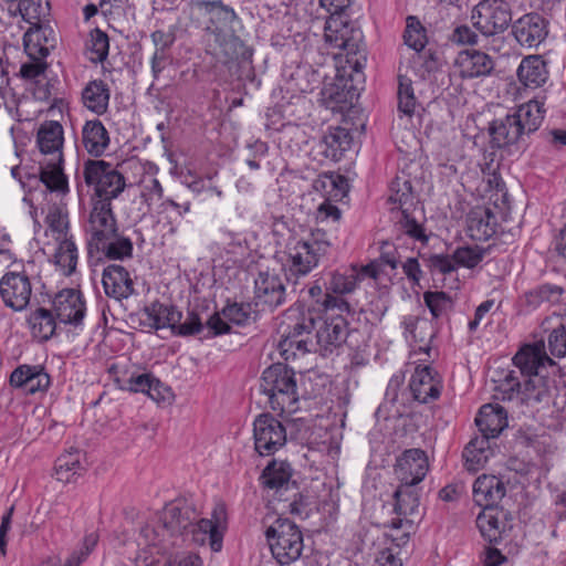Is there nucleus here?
I'll list each match as a JSON object with an SVG mask.
<instances>
[{
	"mask_svg": "<svg viewBox=\"0 0 566 566\" xmlns=\"http://www.w3.org/2000/svg\"><path fill=\"white\" fill-rule=\"evenodd\" d=\"M198 516L191 501L175 500L165 506L160 522L146 523L140 528L137 544L142 548L156 549L158 554L165 555L169 549L181 547L186 543L188 530Z\"/></svg>",
	"mask_w": 566,
	"mask_h": 566,
	"instance_id": "f257e3e1",
	"label": "nucleus"
},
{
	"mask_svg": "<svg viewBox=\"0 0 566 566\" xmlns=\"http://www.w3.org/2000/svg\"><path fill=\"white\" fill-rule=\"evenodd\" d=\"M184 13L193 27L211 32L214 42L229 60L238 56L244 49L242 40L232 29L238 15L234 9L224 4L222 0H189Z\"/></svg>",
	"mask_w": 566,
	"mask_h": 566,
	"instance_id": "f03ea898",
	"label": "nucleus"
},
{
	"mask_svg": "<svg viewBox=\"0 0 566 566\" xmlns=\"http://www.w3.org/2000/svg\"><path fill=\"white\" fill-rule=\"evenodd\" d=\"M329 247L327 233L322 229H315L304 238H290L284 250L283 268L292 276H305L319 264Z\"/></svg>",
	"mask_w": 566,
	"mask_h": 566,
	"instance_id": "7ed1b4c3",
	"label": "nucleus"
},
{
	"mask_svg": "<svg viewBox=\"0 0 566 566\" xmlns=\"http://www.w3.org/2000/svg\"><path fill=\"white\" fill-rule=\"evenodd\" d=\"M324 38L333 48L346 52V61L343 66V76H348L352 83L364 80L363 70L366 64V54L361 49V34L359 31L349 30L347 22L340 17H331L325 24ZM350 84L348 88H353Z\"/></svg>",
	"mask_w": 566,
	"mask_h": 566,
	"instance_id": "20e7f679",
	"label": "nucleus"
},
{
	"mask_svg": "<svg viewBox=\"0 0 566 566\" xmlns=\"http://www.w3.org/2000/svg\"><path fill=\"white\" fill-rule=\"evenodd\" d=\"M378 274L379 271L376 263H369L359 268L352 265L344 271L335 270L331 272L326 283V294L322 302L324 311L340 312L346 313V315L354 314L350 304L340 295L354 293L363 280L366 277L377 279Z\"/></svg>",
	"mask_w": 566,
	"mask_h": 566,
	"instance_id": "39448f33",
	"label": "nucleus"
},
{
	"mask_svg": "<svg viewBox=\"0 0 566 566\" xmlns=\"http://www.w3.org/2000/svg\"><path fill=\"white\" fill-rule=\"evenodd\" d=\"M260 387L274 411L292 415L298 410L295 373L287 366L274 364L264 369Z\"/></svg>",
	"mask_w": 566,
	"mask_h": 566,
	"instance_id": "423d86ee",
	"label": "nucleus"
},
{
	"mask_svg": "<svg viewBox=\"0 0 566 566\" xmlns=\"http://www.w3.org/2000/svg\"><path fill=\"white\" fill-rule=\"evenodd\" d=\"M315 326L314 318L304 314L289 312L277 328L280 340L277 349L281 356L289 360L298 354L304 355L315 350L311 332Z\"/></svg>",
	"mask_w": 566,
	"mask_h": 566,
	"instance_id": "0eeeda50",
	"label": "nucleus"
},
{
	"mask_svg": "<svg viewBox=\"0 0 566 566\" xmlns=\"http://www.w3.org/2000/svg\"><path fill=\"white\" fill-rule=\"evenodd\" d=\"M265 536L273 557L281 565H290L301 557L304 548L303 533L289 518H276L266 528Z\"/></svg>",
	"mask_w": 566,
	"mask_h": 566,
	"instance_id": "6e6552de",
	"label": "nucleus"
},
{
	"mask_svg": "<svg viewBox=\"0 0 566 566\" xmlns=\"http://www.w3.org/2000/svg\"><path fill=\"white\" fill-rule=\"evenodd\" d=\"M83 178L92 189V199L112 201L125 189L124 176L111 164L102 159H88L83 165Z\"/></svg>",
	"mask_w": 566,
	"mask_h": 566,
	"instance_id": "1a4fd4ad",
	"label": "nucleus"
},
{
	"mask_svg": "<svg viewBox=\"0 0 566 566\" xmlns=\"http://www.w3.org/2000/svg\"><path fill=\"white\" fill-rule=\"evenodd\" d=\"M392 499L397 517L391 520L390 527L402 531L400 537L394 538L400 545L409 538L415 524L421 518L419 491L417 486L399 484Z\"/></svg>",
	"mask_w": 566,
	"mask_h": 566,
	"instance_id": "9d476101",
	"label": "nucleus"
},
{
	"mask_svg": "<svg viewBox=\"0 0 566 566\" xmlns=\"http://www.w3.org/2000/svg\"><path fill=\"white\" fill-rule=\"evenodd\" d=\"M473 25L485 36L504 32L512 21V8L505 0H481L473 9Z\"/></svg>",
	"mask_w": 566,
	"mask_h": 566,
	"instance_id": "9b49d317",
	"label": "nucleus"
},
{
	"mask_svg": "<svg viewBox=\"0 0 566 566\" xmlns=\"http://www.w3.org/2000/svg\"><path fill=\"white\" fill-rule=\"evenodd\" d=\"M227 524V510L223 503H217L212 510L211 518H197L192 522L186 535V543L205 545L209 543L213 552L222 547L223 530Z\"/></svg>",
	"mask_w": 566,
	"mask_h": 566,
	"instance_id": "f8f14e48",
	"label": "nucleus"
},
{
	"mask_svg": "<svg viewBox=\"0 0 566 566\" xmlns=\"http://www.w3.org/2000/svg\"><path fill=\"white\" fill-rule=\"evenodd\" d=\"M253 440L260 455H272L286 443L285 427L272 415L262 413L253 422Z\"/></svg>",
	"mask_w": 566,
	"mask_h": 566,
	"instance_id": "ddd939ff",
	"label": "nucleus"
},
{
	"mask_svg": "<svg viewBox=\"0 0 566 566\" xmlns=\"http://www.w3.org/2000/svg\"><path fill=\"white\" fill-rule=\"evenodd\" d=\"M32 295V284L25 272L9 271L0 280V296L7 307L24 310Z\"/></svg>",
	"mask_w": 566,
	"mask_h": 566,
	"instance_id": "4468645a",
	"label": "nucleus"
},
{
	"mask_svg": "<svg viewBox=\"0 0 566 566\" xmlns=\"http://www.w3.org/2000/svg\"><path fill=\"white\" fill-rule=\"evenodd\" d=\"M429 471L427 453L421 449H408L396 460L394 474L400 484L417 486Z\"/></svg>",
	"mask_w": 566,
	"mask_h": 566,
	"instance_id": "2eb2a0df",
	"label": "nucleus"
},
{
	"mask_svg": "<svg viewBox=\"0 0 566 566\" xmlns=\"http://www.w3.org/2000/svg\"><path fill=\"white\" fill-rule=\"evenodd\" d=\"M346 313L325 312V318L316 332V346L324 354L338 348L347 337Z\"/></svg>",
	"mask_w": 566,
	"mask_h": 566,
	"instance_id": "dca6fc26",
	"label": "nucleus"
},
{
	"mask_svg": "<svg viewBox=\"0 0 566 566\" xmlns=\"http://www.w3.org/2000/svg\"><path fill=\"white\" fill-rule=\"evenodd\" d=\"M495 66L493 59L479 50H463L453 62V73L463 80L491 75Z\"/></svg>",
	"mask_w": 566,
	"mask_h": 566,
	"instance_id": "f3484780",
	"label": "nucleus"
},
{
	"mask_svg": "<svg viewBox=\"0 0 566 566\" xmlns=\"http://www.w3.org/2000/svg\"><path fill=\"white\" fill-rule=\"evenodd\" d=\"M285 285L282 277L274 272L262 271L254 280L256 304L274 310L285 302Z\"/></svg>",
	"mask_w": 566,
	"mask_h": 566,
	"instance_id": "a211bd4d",
	"label": "nucleus"
},
{
	"mask_svg": "<svg viewBox=\"0 0 566 566\" xmlns=\"http://www.w3.org/2000/svg\"><path fill=\"white\" fill-rule=\"evenodd\" d=\"M92 209L87 222L88 245L112 234L117 223L112 209V201L107 199H91Z\"/></svg>",
	"mask_w": 566,
	"mask_h": 566,
	"instance_id": "6ab92c4d",
	"label": "nucleus"
},
{
	"mask_svg": "<svg viewBox=\"0 0 566 566\" xmlns=\"http://www.w3.org/2000/svg\"><path fill=\"white\" fill-rule=\"evenodd\" d=\"M53 310L61 323L78 326L83 322L86 308L78 290L64 289L55 295Z\"/></svg>",
	"mask_w": 566,
	"mask_h": 566,
	"instance_id": "aec40b11",
	"label": "nucleus"
},
{
	"mask_svg": "<svg viewBox=\"0 0 566 566\" xmlns=\"http://www.w3.org/2000/svg\"><path fill=\"white\" fill-rule=\"evenodd\" d=\"M513 34L521 45L538 46L547 36V21L538 13H527L512 27Z\"/></svg>",
	"mask_w": 566,
	"mask_h": 566,
	"instance_id": "412c9836",
	"label": "nucleus"
},
{
	"mask_svg": "<svg viewBox=\"0 0 566 566\" xmlns=\"http://www.w3.org/2000/svg\"><path fill=\"white\" fill-rule=\"evenodd\" d=\"M513 363L527 378L535 373H546V365L555 366L545 352L543 340L523 346L513 357Z\"/></svg>",
	"mask_w": 566,
	"mask_h": 566,
	"instance_id": "4be33fe9",
	"label": "nucleus"
},
{
	"mask_svg": "<svg viewBox=\"0 0 566 566\" xmlns=\"http://www.w3.org/2000/svg\"><path fill=\"white\" fill-rule=\"evenodd\" d=\"M50 384L51 378L41 365H20L10 376V385L29 395L45 391Z\"/></svg>",
	"mask_w": 566,
	"mask_h": 566,
	"instance_id": "5701e85b",
	"label": "nucleus"
},
{
	"mask_svg": "<svg viewBox=\"0 0 566 566\" xmlns=\"http://www.w3.org/2000/svg\"><path fill=\"white\" fill-rule=\"evenodd\" d=\"M409 387L415 400L427 403L439 398L442 384L431 367L418 366L411 376Z\"/></svg>",
	"mask_w": 566,
	"mask_h": 566,
	"instance_id": "b1692460",
	"label": "nucleus"
},
{
	"mask_svg": "<svg viewBox=\"0 0 566 566\" xmlns=\"http://www.w3.org/2000/svg\"><path fill=\"white\" fill-rule=\"evenodd\" d=\"M122 389L130 392L146 394L156 402L170 401L172 398L170 388L165 386L150 373H133L127 379L124 380Z\"/></svg>",
	"mask_w": 566,
	"mask_h": 566,
	"instance_id": "393cba45",
	"label": "nucleus"
},
{
	"mask_svg": "<svg viewBox=\"0 0 566 566\" xmlns=\"http://www.w3.org/2000/svg\"><path fill=\"white\" fill-rule=\"evenodd\" d=\"M102 283L105 294L115 300L128 298L135 293L129 272L119 264H109L103 270Z\"/></svg>",
	"mask_w": 566,
	"mask_h": 566,
	"instance_id": "a878e982",
	"label": "nucleus"
},
{
	"mask_svg": "<svg viewBox=\"0 0 566 566\" xmlns=\"http://www.w3.org/2000/svg\"><path fill=\"white\" fill-rule=\"evenodd\" d=\"M136 566H202V560L195 554L172 553L171 549L165 555L158 554L156 549L142 548L136 558Z\"/></svg>",
	"mask_w": 566,
	"mask_h": 566,
	"instance_id": "bb28decb",
	"label": "nucleus"
},
{
	"mask_svg": "<svg viewBox=\"0 0 566 566\" xmlns=\"http://www.w3.org/2000/svg\"><path fill=\"white\" fill-rule=\"evenodd\" d=\"M489 132L493 146L497 148L514 145L525 135L520 119L513 113L492 120Z\"/></svg>",
	"mask_w": 566,
	"mask_h": 566,
	"instance_id": "cd10ccee",
	"label": "nucleus"
},
{
	"mask_svg": "<svg viewBox=\"0 0 566 566\" xmlns=\"http://www.w3.org/2000/svg\"><path fill=\"white\" fill-rule=\"evenodd\" d=\"M506 494L505 482L492 474H482L474 481V502L483 507L495 506Z\"/></svg>",
	"mask_w": 566,
	"mask_h": 566,
	"instance_id": "c85d7f7f",
	"label": "nucleus"
},
{
	"mask_svg": "<svg viewBox=\"0 0 566 566\" xmlns=\"http://www.w3.org/2000/svg\"><path fill=\"white\" fill-rule=\"evenodd\" d=\"M556 389L554 377L547 373H535L524 381L523 401L528 405H548Z\"/></svg>",
	"mask_w": 566,
	"mask_h": 566,
	"instance_id": "c756f323",
	"label": "nucleus"
},
{
	"mask_svg": "<svg viewBox=\"0 0 566 566\" xmlns=\"http://www.w3.org/2000/svg\"><path fill=\"white\" fill-rule=\"evenodd\" d=\"M88 250L91 253L93 250L102 252L109 260L124 261L133 256L134 247L132 239L116 229L112 234H106L101 240L88 245Z\"/></svg>",
	"mask_w": 566,
	"mask_h": 566,
	"instance_id": "7c9ffc66",
	"label": "nucleus"
},
{
	"mask_svg": "<svg viewBox=\"0 0 566 566\" xmlns=\"http://www.w3.org/2000/svg\"><path fill=\"white\" fill-rule=\"evenodd\" d=\"M496 216L485 207H475L467 216V231L476 241H486L496 232Z\"/></svg>",
	"mask_w": 566,
	"mask_h": 566,
	"instance_id": "2f4dec72",
	"label": "nucleus"
},
{
	"mask_svg": "<svg viewBox=\"0 0 566 566\" xmlns=\"http://www.w3.org/2000/svg\"><path fill=\"white\" fill-rule=\"evenodd\" d=\"M63 127L59 122H44L36 136V143L43 155L50 156L49 159H63Z\"/></svg>",
	"mask_w": 566,
	"mask_h": 566,
	"instance_id": "473e14b6",
	"label": "nucleus"
},
{
	"mask_svg": "<svg viewBox=\"0 0 566 566\" xmlns=\"http://www.w3.org/2000/svg\"><path fill=\"white\" fill-rule=\"evenodd\" d=\"M475 424L481 432V437L490 440L497 437L507 426L506 412L500 406L484 405L480 408Z\"/></svg>",
	"mask_w": 566,
	"mask_h": 566,
	"instance_id": "72a5a7b5",
	"label": "nucleus"
},
{
	"mask_svg": "<svg viewBox=\"0 0 566 566\" xmlns=\"http://www.w3.org/2000/svg\"><path fill=\"white\" fill-rule=\"evenodd\" d=\"M516 74L520 83L528 88L541 87L548 78L546 62L539 55L524 57Z\"/></svg>",
	"mask_w": 566,
	"mask_h": 566,
	"instance_id": "f704fd0d",
	"label": "nucleus"
},
{
	"mask_svg": "<svg viewBox=\"0 0 566 566\" xmlns=\"http://www.w3.org/2000/svg\"><path fill=\"white\" fill-rule=\"evenodd\" d=\"M109 97L108 85L102 80L88 82L82 91L83 105L96 115L107 112Z\"/></svg>",
	"mask_w": 566,
	"mask_h": 566,
	"instance_id": "c9c22d12",
	"label": "nucleus"
},
{
	"mask_svg": "<svg viewBox=\"0 0 566 566\" xmlns=\"http://www.w3.org/2000/svg\"><path fill=\"white\" fill-rule=\"evenodd\" d=\"M83 145L88 154L101 156L109 145L108 132L102 122L88 120L82 129Z\"/></svg>",
	"mask_w": 566,
	"mask_h": 566,
	"instance_id": "e433bc0d",
	"label": "nucleus"
},
{
	"mask_svg": "<svg viewBox=\"0 0 566 566\" xmlns=\"http://www.w3.org/2000/svg\"><path fill=\"white\" fill-rule=\"evenodd\" d=\"M313 189L321 193L326 201H338L346 196L348 182L342 175L325 172L313 181Z\"/></svg>",
	"mask_w": 566,
	"mask_h": 566,
	"instance_id": "4c0bfd02",
	"label": "nucleus"
},
{
	"mask_svg": "<svg viewBox=\"0 0 566 566\" xmlns=\"http://www.w3.org/2000/svg\"><path fill=\"white\" fill-rule=\"evenodd\" d=\"M352 137L347 129L336 127L331 129L322 139L319 147L323 155L334 161L340 160L344 153L350 147Z\"/></svg>",
	"mask_w": 566,
	"mask_h": 566,
	"instance_id": "58836bf2",
	"label": "nucleus"
},
{
	"mask_svg": "<svg viewBox=\"0 0 566 566\" xmlns=\"http://www.w3.org/2000/svg\"><path fill=\"white\" fill-rule=\"evenodd\" d=\"M503 511H499L495 506L483 507L476 517V526L481 535L490 543H496L502 537L504 523L500 520Z\"/></svg>",
	"mask_w": 566,
	"mask_h": 566,
	"instance_id": "ea45409f",
	"label": "nucleus"
},
{
	"mask_svg": "<svg viewBox=\"0 0 566 566\" xmlns=\"http://www.w3.org/2000/svg\"><path fill=\"white\" fill-rule=\"evenodd\" d=\"M145 314L151 327L156 329L169 327L172 332L176 328V324L182 318V314L177 307L160 302L151 303L145 308Z\"/></svg>",
	"mask_w": 566,
	"mask_h": 566,
	"instance_id": "a19ab883",
	"label": "nucleus"
},
{
	"mask_svg": "<svg viewBox=\"0 0 566 566\" xmlns=\"http://www.w3.org/2000/svg\"><path fill=\"white\" fill-rule=\"evenodd\" d=\"M544 102L531 99L524 103L513 112L516 119H520L525 135L536 132L543 123L545 116Z\"/></svg>",
	"mask_w": 566,
	"mask_h": 566,
	"instance_id": "79ce46f5",
	"label": "nucleus"
},
{
	"mask_svg": "<svg viewBox=\"0 0 566 566\" xmlns=\"http://www.w3.org/2000/svg\"><path fill=\"white\" fill-rule=\"evenodd\" d=\"M490 440L485 437L473 438L463 451L464 465L468 471L476 472L482 469L492 455Z\"/></svg>",
	"mask_w": 566,
	"mask_h": 566,
	"instance_id": "37998d69",
	"label": "nucleus"
},
{
	"mask_svg": "<svg viewBox=\"0 0 566 566\" xmlns=\"http://www.w3.org/2000/svg\"><path fill=\"white\" fill-rule=\"evenodd\" d=\"M291 478L292 468L290 463L282 460H272L264 468L260 480L264 488L277 491L287 486Z\"/></svg>",
	"mask_w": 566,
	"mask_h": 566,
	"instance_id": "c03bdc74",
	"label": "nucleus"
},
{
	"mask_svg": "<svg viewBox=\"0 0 566 566\" xmlns=\"http://www.w3.org/2000/svg\"><path fill=\"white\" fill-rule=\"evenodd\" d=\"M84 454L78 449H71L69 452L60 455L55 462V476L59 481L70 483L76 475L84 471Z\"/></svg>",
	"mask_w": 566,
	"mask_h": 566,
	"instance_id": "a18cd8bd",
	"label": "nucleus"
},
{
	"mask_svg": "<svg viewBox=\"0 0 566 566\" xmlns=\"http://www.w3.org/2000/svg\"><path fill=\"white\" fill-rule=\"evenodd\" d=\"M413 199L410 179L406 175L397 176L389 186L388 201L392 209H400L402 213L408 212Z\"/></svg>",
	"mask_w": 566,
	"mask_h": 566,
	"instance_id": "49530a36",
	"label": "nucleus"
},
{
	"mask_svg": "<svg viewBox=\"0 0 566 566\" xmlns=\"http://www.w3.org/2000/svg\"><path fill=\"white\" fill-rule=\"evenodd\" d=\"M63 159H48L42 161L40 180L51 191H64L67 187L66 178L62 171Z\"/></svg>",
	"mask_w": 566,
	"mask_h": 566,
	"instance_id": "de8ad7c7",
	"label": "nucleus"
},
{
	"mask_svg": "<svg viewBox=\"0 0 566 566\" xmlns=\"http://www.w3.org/2000/svg\"><path fill=\"white\" fill-rule=\"evenodd\" d=\"M56 249L54 253L55 264L66 276L74 273L77 263V248L72 238L55 241Z\"/></svg>",
	"mask_w": 566,
	"mask_h": 566,
	"instance_id": "09e8293b",
	"label": "nucleus"
},
{
	"mask_svg": "<svg viewBox=\"0 0 566 566\" xmlns=\"http://www.w3.org/2000/svg\"><path fill=\"white\" fill-rule=\"evenodd\" d=\"M18 10L22 19L31 25L38 27L50 13L48 0H17Z\"/></svg>",
	"mask_w": 566,
	"mask_h": 566,
	"instance_id": "8fccbe9b",
	"label": "nucleus"
},
{
	"mask_svg": "<svg viewBox=\"0 0 566 566\" xmlns=\"http://www.w3.org/2000/svg\"><path fill=\"white\" fill-rule=\"evenodd\" d=\"M562 289L557 285L542 284L525 293L527 306L537 308L543 304H552L559 301Z\"/></svg>",
	"mask_w": 566,
	"mask_h": 566,
	"instance_id": "3c124183",
	"label": "nucleus"
},
{
	"mask_svg": "<svg viewBox=\"0 0 566 566\" xmlns=\"http://www.w3.org/2000/svg\"><path fill=\"white\" fill-rule=\"evenodd\" d=\"M29 323L34 336L41 339H49L55 332V319L52 313L46 308H38L30 317Z\"/></svg>",
	"mask_w": 566,
	"mask_h": 566,
	"instance_id": "603ef678",
	"label": "nucleus"
},
{
	"mask_svg": "<svg viewBox=\"0 0 566 566\" xmlns=\"http://www.w3.org/2000/svg\"><path fill=\"white\" fill-rule=\"evenodd\" d=\"M494 397L499 400L511 401L521 398L523 401V387L514 371H507L494 388Z\"/></svg>",
	"mask_w": 566,
	"mask_h": 566,
	"instance_id": "864d4df0",
	"label": "nucleus"
},
{
	"mask_svg": "<svg viewBox=\"0 0 566 566\" xmlns=\"http://www.w3.org/2000/svg\"><path fill=\"white\" fill-rule=\"evenodd\" d=\"M108 50L109 41L107 34L99 29L93 30L86 42V51L90 61L102 63L107 57Z\"/></svg>",
	"mask_w": 566,
	"mask_h": 566,
	"instance_id": "5fc2aeb1",
	"label": "nucleus"
},
{
	"mask_svg": "<svg viewBox=\"0 0 566 566\" xmlns=\"http://www.w3.org/2000/svg\"><path fill=\"white\" fill-rule=\"evenodd\" d=\"M48 231L55 241L72 238L69 235L67 216L57 207L50 209L46 216Z\"/></svg>",
	"mask_w": 566,
	"mask_h": 566,
	"instance_id": "6e6d98bb",
	"label": "nucleus"
},
{
	"mask_svg": "<svg viewBox=\"0 0 566 566\" xmlns=\"http://www.w3.org/2000/svg\"><path fill=\"white\" fill-rule=\"evenodd\" d=\"M417 98L412 83L405 76H399L398 86V111L406 116H412L416 112Z\"/></svg>",
	"mask_w": 566,
	"mask_h": 566,
	"instance_id": "4d7b16f0",
	"label": "nucleus"
},
{
	"mask_svg": "<svg viewBox=\"0 0 566 566\" xmlns=\"http://www.w3.org/2000/svg\"><path fill=\"white\" fill-rule=\"evenodd\" d=\"M403 40L410 49L417 52H420L426 46V31L415 17L407 18Z\"/></svg>",
	"mask_w": 566,
	"mask_h": 566,
	"instance_id": "13d9d810",
	"label": "nucleus"
},
{
	"mask_svg": "<svg viewBox=\"0 0 566 566\" xmlns=\"http://www.w3.org/2000/svg\"><path fill=\"white\" fill-rule=\"evenodd\" d=\"M423 301L433 318L446 315L452 307V300L444 292H424Z\"/></svg>",
	"mask_w": 566,
	"mask_h": 566,
	"instance_id": "bf43d9fd",
	"label": "nucleus"
},
{
	"mask_svg": "<svg viewBox=\"0 0 566 566\" xmlns=\"http://www.w3.org/2000/svg\"><path fill=\"white\" fill-rule=\"evenodd\" d=\"M484 253V249L478 245L460 247L453 252V258L457 266L472 269L483 260Z\"/></svg>",
	"mask_w": 566,
	"mask_h": 566,
	"instance_id": "052dcab7",
	"label": "nucleus"
},
{
	"mask_svg": "<svg viewBox=\"0 0 566 566\" xmlns=\"http://www.w3.org/2000/svg\"><path fill=\"white\" fill-rule=\"evenodd\" d=\"M221 314L227 321L237 325H245L252 318L251 305L244 303L228 304Z\"/></svg>",
	"mask_w": 566,
	"mask_h": 566,
	"instance_id": "680f3d73",
	"label": "nucleus"
},
{
	"mask_svg": "<svg viewBox=\"0 0 566 566\" xmlns=\"http://www.w3.org/2000/svg\"><path fill=\"white\" fill-rule=\"evenodd\" d=\"M547 345L553 356L557 358L566 356V325L559 324L549 332Z\"/></svg>",
	"mask_w": 566,
	"mask_h": 566,
	"instance_id": "e2e57ef3",
	"label": "nucleus"
},
{
	"mask_svg": "<svg viewBox=\"0 0 566 566\" xmlns=\"http://www.w3.org/2000/svg\"><path fill=\"white\" fill-rule=\"evenodd\" d=\"M24 51L31 60H44L49 55V49L40 44V33L27 32L23 36Z\"/></svg>",
	"mask_w": 566,
	"mask_h": 566,
	"instance_id": "0e129e2a",
	"label": "nucleus"
},
{
	"mask_svg": "<svg viewBox=\"0 0 566 566\" xmlns=\"http://www.w3.org/2000/svg\"><path fill=\"white\" fill-rule=\"evenodd\" d=\"M202 323L200 317L195 312H188L184 323L181 321L176 324L174 334L178 336H191L202 331Z\"/></svg>",
	"mask_w": 566,
	"mask_h": 566,
	"instance_id": "69168bd1",
	"label": "nucleus"
},
{
	"mask_svg": "<svg viewBox=\"0 0 566 566\" xmlns=\"http://www.w3.org/2000/svg\"><path fill=\"white\" fill-rule=\"evenodd\" d=\"M429 266L432 272H438L441 274H448L454 272L457 270V262L454 261L453 255H442L437 254L432 255L429 259Z\"/></svg>",
	"mask_w": 566,
	"mask_h": 566,
	"instance_id": "338daca9",
	"label": "nucleus"
},
{
	"mask_svg": "<svg viewBox=\"0 0 566 566\" xmlns=\"http://www.w3.org/2000/svg\"><path fill=\"white\" fill-rule=\"evenodd\" d=\"M46 67L48 64L43 60H32L21 65L20 75L22 78L36 81L44 77L43 74Z\"/></svg>",
	"mask_w": 566,
	"mask_h": 566,
	"instance_id": "774afa93",
	"label": "nucleus"
}]
</instances>
